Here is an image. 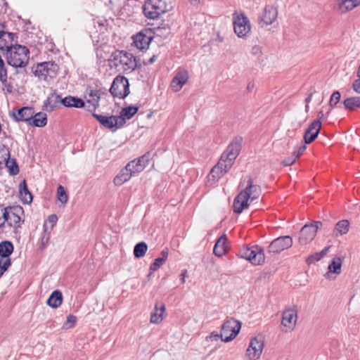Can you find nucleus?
I'll return each mask as SVG.
<instances>
[{"label": "nucleus", "instance_id": "41", "mask_svg": "<svg viewBox=\"0 0 360 360\" xmlns=\"http://www.w3.org/2000/svg\"><path fill=\"white\" fill-rule=\"evenodd\" d=\"M8 81V72L6 68V64L0 55V82L3 84H6Z\"/></svg>", "mask_w": 360, "mask_h": 360}, {"label": "nucleus", "instance_id": "1", "mask_svg": "<svg viewBox=\"0 0 360 360\" xmlns=\"http://www.w3.org/2000/svg\"><path fill=\"white\" fill-rule=\"evenodd\" d=\"M261 194V188L257 184H254L252 179L248 177L245 188L240 192L233 201V211L237 214H240L245 209L249 206V202H252L257 199Z\"/></svg>", "mask_w": 360, "mask_h": 360}, {"label": "nucleus", "instance_id": "27", "mask_svg": "<svg viewBox=\"0 0 360 360\" xmlns=\"http://www.w3.org/2000/svg\"><path fill=\"white\" fill-rule=\"evenodd\" d=\"M340 12L345 13L360 6V0H337Z\"/></svg>", "mask_w": 360, "mask_h": 360}, {"label": "nucleus", "instance_id": "18", "mask_svg": "<svg viewBox=\"0 0 360 360\" xmlns=\"http://www.w3.org/2000/svg\"><path fill=\"white\" fill-rule=\"evenodd\" d=\"M297 321V310L293 308L286 309L283 311L281 324L286 330H292Z\"/></svg>", "mask_w": 360, "mask_h": 360}, {"label": "nucleus", "instance_id": "36", "mask_svg": "<svg viewBox=\"0 0 360 360\" xmlns=\"http://www.w3.org/2000/svg\"><path fill=\"white\" fill-rule=\"evenodd\" d=\"M47 123L46 115L43 112H39L35 115L33 114L31 123L34 127H44Z\"/></svg>", "mask_w": 360, "mask_h": 360}, {"label": "nucleus", "instance_id": "23", "mask_svg": "<svg viewBox=\"0 0 360 360\" xmlns=\"http://www.w3.org/2000/svg\"><path fill=\"white\" fill-rule=\"evenodd\" d=\"M226 164L223 160H219L218 163L211 169L207 176L208 181L211 184L215 183L224 174L229 171L230 169L226 167Z\"/></svg>", "mask_w": 360, "mask_h": 360}, {"label": "nucleus", "instance_id": "59", "mask_svg": "<svg viewBox=\"0 0 360 360\" xmlns=\"http://www.w3.org/2000/svg\"><path fill=\"white\" fill-rule=\"evenodd\" d=\"M252 51L254 53H258L260 51V48L257 46H255L252 48Z\"/></svg>", "mask_w": 360, "mask_h": 360}, {"label": "nucleus", "instance_id": "46", "mask_svg": "<svg viewBox=\"0 0 360 360\" xmlns=\"http://www.w3.org/2000/svg\"><path fill=\"white\" fill-rule=\"evenodd\" d=\"M76 322H77V317L74 315L70 314L67 317V320L65 323V327L66 328H72L75 326Z\"/></svg>", "mask_w": 360, "mask_h": 360}, {"label": "nucleus", "instance_id": "53", "mask_svg": "<svg viewBox=\"0 0 360 360\" xmlns=\"http://www.w3.org/2000/svg\"><path fill=\"white\" fill-rule=\"evenodd\" d=\"M329 249H330V247H326L324 249H323L321 252H319V255H321V257H322V258L326 255V254L329 251Z\"/></svg>", "mask_w": 360, "mask_h": 360}, {"label": "nucleus", "instance_id": "44", "mask_svg": "<svg viewBox=\"0 0 360 360\" xmlns=\"http://www.w3.org/2000/svg\"><path fill=\"white\" fill-rule=\"evenodd\" d=\"M341 94L338 91H334L330 98L329 105L331 108L335 107L340 101Z\"/></svg>", "mask_w": 360, "mask_h": 360}, {"label": "nucleus", "instance_id": "42", "mask_svg": "<svg viewBox=\"0 0 360 360\" xmlns=\"http://www.w3.org/2000/svg\"><path fill=\"white\" fill-rule=\"evenodd\" d=\"M51 238V231H48L46 223L44 224V233L41 238L40 248L41 250L46 248Z\"/></svg>", "mask_w": 360, "mask_h": 360}, {"label": "nucleus", "instance_id": "4", "mask_svg": "<svg viewBox=\"0 0 360 360\" xmlns=\"http://www.w3.org/2000/svg\"><path fill=\"white\" fill-rule=\"evenodd\" d=\"M29 53L25 46H14L7 51V63L14 68L25 67L29 61Z\"/></svg>", "mask_w": 360, "mask_h": 360}, {"label": "nucleus", "instance_id": "39", "mask_svg": "<svg viewBox=\"0 0 360 360\" xmlns=\"http://www.w3.org/2000/svg\"><path fill=\"white\" fill-rule=\"evenodd\" d=\"M148 250V245L145 242L137 243L134 248V255L136 258L143 257Z\"/></svg>", "mask_w": 360, "mask_h": 360}, {"label": "nucleus", "instance_id": "5", "mask_svg": "<svg viewBox=\"0 0 360 360\" xmlns=\"http://www.w3.org/2000/svg\"><path fill=\"white\" fill-rule=\"evenodd\" d=\"M58 100H60L61 103L68 108H85V103L81 98H76L74 96H67L64 98H61L58 95H51L49 96L47 100L44 103V106L46 110H52L55 107V105L52 104V102L54 101L55 103L58 102Z\"/></svg>", "mask_w": 360, "mask_h": 360}, {"label": "nucleus", "instance_id": "3", "mask_svg": "<svg viewBox=\"0 0 360 360\" xmlns=\"http://www.w3.org/2000/svg\"><path fill=\"white\" fill-rule=\"evenodd\" d=\"M115 66L125 74L132 72L137 68L135 56L131 53L124 51H117L113 54Z\"/></svg>", "mask_w": 360, "mask_h": 360}, {"label": "nucleus", "instance_id": "2", "mask_svg": "<svg viewBox=\"0 0 360 360\" xmlns=\"http://www.w3.org/2000/svg\"><path fill=\"white\" fill-rule=\"evenodd\" d=\"M232 23L233 32L238 38L246 39L250 36L252 25L244 12L235 11L233 13Z\"/></svg>", "mask_w": 360, "mask_h": 360}, {"label": "nucleus", "instance_id": "31", "mask_svg": "<svg viewBox=\"0 0 360 360\" xmlns=\"http://www.w3.org/2000/svg\"><path fill=\"white\" fill-rule=\"evenodd\" d=\"M227 250L226 237L222 235L217 241L214 247V254L217 257H221L225 254Z\"/></svg>", "mask_w": 360, "mask_h": 360}, {"label": "nucleus", "instance_id": "20", "mask_svg": "<svg viewBox=\"0 0 360 360\" xmlns=\"http://www.w3.org/2000/svg\"><path fill=\"white\" fill-rule=\"evenodd\" d=\"M188 73L185 69H179L172 79L170 88L174 92L179 91L188 80Z\"/></svg>", "mask_w": 360, "mask_h": 360}, {"label": "nucleus", "instance_id": "30", "mask_svg": "<svg viewBox=\"0 0 360 360\" xmlns=\"http://www.w3.org/2000/svg\"><path fill=\"white\" fill-rule=\"evenodd\" d=\"M63 302V295L60 291H53L46 301V304L53 308L56 309L59 307Z\"/></svg>", "mask_w": 360, "mask_h": 360}, {"label": "nucleus", "instance_id": "7", "mask_svg": "<svg viewBox=\"0 0 360 360\" xmlns=\"http://www.w3.org/2000/svg\"><path fill=\"white\" fill-rule=\"evenodd\" d=\"M58 67L53 62L39 63L34 68L33 72L41 80L49 81L56 77Z\"/></svg>", "mask_w": 360, "mask_h": 360}, {"label": "nucleus", "instance_id": "15", "mask_svg": "<svg viewBox=\"0 0 360 360\" xmlns=\"http://www.w3.org/2000/svg\"><path fill=\"white\" fill-rule=\"evenodd\" d=\"M293 244L292 237L289 236H280L271 242L268 247V252L270 253H280L281 252L290 248Z\"/></svg>", "mask_w": 360, "mask_h": 360}, {"label": "nucleus", "instance_id": "58", "mask_svg": "<svg viewBox=\"0 0 360 360\" xmlns=\"http://www.w3.org/2000/svg\"><path fill=\"white\" fill-rule=\"evenodd\" d=\"M323 117H324V113H323V111H320V112H319V113H318V119H317V120H319L320 121V120H321V119H323Z\"/></svg>", "mask_w": 360, "mask_h": 360}, {"label": "nucleus", "instance_id": "21", "mask_svg": "<svg viewBox=\"0 0 360 360\" xmlns=\"http://www.w3.org/2000/svg\"><path fill=\"white\" fill-rule=\"evenodd\" d=\"M151 157L152 154L148 152L139 158L131 161L127 166L134 174L139 173L143 171L148 164Z\"/></svg>", "mask_w": 360, "mask_h": 360}, {"label": "nucleus", "instance_id": "14", "mask_svg": "<svg viewBox=\"0 0 360 360\" xmlns=\"http://www.w3.org/2000/svg\"><path fill=\"white\" fill-rule=\"evenodd\" d=\"M240 146L239 141H233L229 144L226 150L222 153L220 160H223L227 169H231L234 160L239 154Z\"/></svg>", "mask_w": 360, "mask_h": 360}, {"label": "nucleus", "instance_id": "55", "mask_svg": "<svg viewBox=\"0 0 360 360\" xmlns=\"http://www.w3.org/2000/svg\"><path fill=\"white\" fill-rule=\"evenodd\" d=\"M312 96H313L312 93H310L308 94L307 97L305 98V101H304L306 103L309 104L311 101Z\"/></svg>", "mask_w": 360, "mask_h": 360}, {"label": "nucleus", "instance_id": "29", "mask_svg": "<svg viewBox=\"0 0 360 360\" xmlns=\"http://www.w3.org/2000/svg\"><path fill=\"white\" fill-rule=\"evenodd\" d=\"M132 175H134V174L129 170V169L126 165V167L121 169L120 173L115 177L114 184L116 186H121L124 183L129 180Z\"/></svg>", "mask_w": 360, "mask_h": 360}, {"label": "nucleus", "instance_id": "62", "mask_svg": "<svg viewBox=\"0 0 360 360\" xmlns=\"http://www.w3.org/2000/svg\"><path fill=\"white\" fill-rule=\"evenodd\" d=\"M2 276H0V278Z\"/></svg>", "mask_w": 360, "mask_h": 360}, {"label": "nucleus", "instance_id": "24", "mask_svg": "<svg viewBox=\"0 0 360 360\" xmlns=\"http://www.w3.org/2000/svg\"><path fill=\"white\" fill-rule=\"evenodd\" d=\"M321 128V122L315 120L304 133V139L307 144L311 143L318 136Z\"/></svg>", "mask_w": 360, "mask_h": 360}, {"label": "nucleus", "instance_id": "54", "mask_svg": "<svg viewBox=\"0 0 360 360\" xmlns=\"http://www.w3.org/2000/svg\"><path fill=\"white\" fill-rule=\"evenodd\" d=\"M11 172L12 174H17L19 172V169L17 165L15 166V167L11 168Z\"/></svg>", "mask_w": 360, "mask_h": 360}, {"label": "nucleus", "instance_id": "22", "mask_svg": "<svg viewBox=\"0 0 360 360\" xmlns=\"http://www.w3.org/2000/svg\"><path fill=\"white\" fill-rule=\"evenodd\" d=\"M86 98L85 108L89 112L94 111L99 106L101 91L97 89H89L86 91Z\"/></svg>", "mask_w": 360, "mask_h": 360}, {"label": "nucleus", "instance_id": "35", "mask_svg": "<svg viewBox=\"0 0 360 360\" xmlns=\"http://www.w3.org/2000/svg\"><path fill=\"white\" fill-rule=\"evenodd\" d=\"M342 260L340 257H335L333 259L331 263L328 265V271L326 273V276L329 277L330 273L340 274L341 272Z\"/></svg>", "mask_w": 360, "mask_h": 360}, {"label": "nucleus", "instance_id": "37", "mask_svg": "<svg viewBox=\"0 0 360 360\" xmlns=\"http://www.w3.org/2000/svg\"><path fill=\"white\" fill-rule=\"evenodd\" d=\"M20 197L21 200L26 204H29L32 200V195L29 191L25 181L20 185Z\"/></svg>", "mask_w": 360, "mask_h": 360}, {"label": "nucleus", "instance_id": "10", "mask_svg": "<svg viewBox=\"0 0 360 360\" xmlns=\"http://www.w3.org/2000/svg\"><path fill=\"white\" fill-rule=\"evenodd\" d=\"M278 7L275 5H266L258 15V24L264 28L273 25L278 18Z\"/></svg>", "mask_w": 360, "mask_h": 360}, {"label": "nucleus", "instance_id": "33", "mask_svg": "<svg viewBox=\"0 0 360 360\" xmlns=\"http://www.w3.org/2000/svg\"><path fill=\"white\" fill-rule=\"evenodd\" d=\"M168 257V249L165 248L161 252V257L156 258L150 266V273L157 271L166 262Z\"/></svg>", "mask_w": 360, "mask_h": 360}, {"label": "nucleus", "instance_id": "6", "mask_svg": "<svg viewBox=\"0 0 360 360\" xmlns=\"http://www.w3.org/2000/svg\"><path fill=\"white\" fill-rule=\"evenodd\" d=\"M240 255L242 258L248 260L254 265H261L264 262L265 259L264 250L258 245L241 248Z\"/></svg>", "mask_w": 360, "mask_h": 360}, {"label": "nucleus", "instance_id": "60", "mask_svg": "<svg viewBox=\"0 0 360 360\" xmlns=\"http://www.w3.org/2000/svg\"><path fill=\"white\" fill-rule=\"evenodd\" d=\"M189 2L193 5H198L200 0H189Z\"/></svg>", "mask_w": 360, "mask_h": 360}, {"label": "nucleus", "instance_id": "28", "mask_svg": "<svg viewBox=\"0 0 360 360\" xmlns=\"http://www.w3.org/2000/svg\"><path fill=\"white\" fill-rule=\"evenodd\" d=\"M14 34L11 32L0 31V50L7 51L13 46Z\"/></svg>", "mask_w": 360, "mask_h": 360}, {"label": "nucleus", "instance_id": "26", "mask_svg": "<svg viewBox=\"0 0 360 360\" xmlns=\"http://www.w3.org/2000/svg\"><path fill=\"white\" fill-rule=\"evenodd\" d=\"M166 307L162 302H156L154 311L151 313L150 321L152 323L158 324L163 320V314H165Z\"/></svg>", "mask_w": 360, "mask_h": 360}, {"label": "nucleus", "instance_id": "13", "mask_svg": "<svg viewBox=\"0 0 360 360\" xmlns=\"http://www.w3.org/2000/svg\"><path fill=\"white\" fill-rule=\"evenodd\" d=\"M143 11L146 17L150 19H156L165 12V7L162 0H147Z\"/></svg>", "mask_w": 360, "mask_h": 360}, {"label": "nucleus", "instance_id": "8", "mask_svg": "<svg viewBox=\"0 0 360 360\" xmlns=\"http://www.w3.org/2000/svg\"><path fill=\"white\" fill-rule=\"evenodd\" d=\"M322 226L320 221L306 224L300 230L298 243L300 245L310 243L316 237L318 229Z\"/></svg>", "mask_w": 360, "mask_h": 360}, {"label": "nucleus", "instance_id": "56", "mask_svg": "<svg viewBox=\"0 0 360 360\" xmlns=\"http://www.w3.org/2000/svg\"><path fill=\"white\" fill-rule=\"evenodd\" d=\"M186 276V270H184L181 274V282L182 283H184L186 280H185V278Z\"/></svg>", "mask_w": 360, "mask_h": 360}, {"label": "nucleus", "instance_id": "12", "mask_svg": "<svg viewBox=\"0 0 360 360\" xmlns=\"http://www.w3.org/2000/svg\"><path fill=\"white\" fill-rule=\"evenodd\" d=\"M13 252V245L8 240L0 243V276L11 265L10 255Z\"/></svg>", "mask_w": 360, "mask_h": 360}, {"label": "nucleus", "instance_id": "61", "mask_svg": "<svg viewBox=\"0 0 360 360\" xmlns=\"http://www.w3.org/2000/svg\"><path fill=\"white\" fill-rule=\"evenodd\" d=\"M309 109V104L306 103V105H305V110H306V112H308Z\"/></svg>", "mask_w": 360, "mask_h": 360}, {"label": "nucleus", "instance_id": "49", "mask_svg": "<svg viewBox=\"0 0 360 360\" xmlns=\"http://www.w3.org/2000/svg\"><path fill=\"white\" fill-rule=\"evenodd\" d=\"M307 147L304 144H302L301 146L298 148L297 150H295L292 154L293 156H295L297 158H298L306 150Z\"/></svg>", "mask_w": 360, "mask_h": 360}, {"label": "nucleus", "instance_id": "40", "mask_svg": "<svg viewBox=\"0 0 360 360\" xmlns=\"http://www.w3.org/2000/svg\"><path fill=\"white\" fill-rule=\"evenodd\" d=\"M139 108L135 106H129L124 108L121 111V115L119 117H122L125 119H131L137 112Z\"/></svg>", "mask_w": 360, "mask_h": 360}, {"label": "nucleus", "instance_id": "47", "mask_svg": "<svg viewBox=\"0 0 360 360\" xmlns=\"http://www.w3.org/2000/svg\"><path fill=\"white\" fill-rule=\"evenodd\" d=\"M321 259H322V257H321V255H319V252H316V253L308 257V258L307 259V262L308 264H312L315 262L319 261Z\"/></svg>", "mask_w": 360, "mask_h": 360}, {"label": "nucleus", "instance_id": "19", "mask_svg": "<svg viewBox=\"0 0 360 360\" xmlns=\"http://www.w3.org/2000/svg\"><path fill=\"white\" fill-rule=\"evenodd\" d=\"M133 44L139 50L147 49L153 39L151 32L148 30H143L133 36Z\"/></svg>", "mask_w": 360, "mask_h": 360}, {"label": "nucleus", "instance_id": "38", "mask_svg": "<svg viewBox=\"0 0 360 360\" xmlns=\"http://www.w3.org/2000/svg\"><path fill=\"white\" fill-rule=\"evenodd\" d=\"M343 104L345 108L349 110L360 108V96L348 98L344 101Z\"/></svg>", "mask_w": 360, "mask_h": 360}, {"label": "nucleus", "instance_id": "43", "mask_svg": "<svg viewBox=\"0 0 360 360\" xmlns=\"http://www.w3.org/2000/svg\"><path fill=\"white\" fill-rule=\"evenodd\" d=\"M57 198L64 205L68 200V196L65 188L60 185L57 188Z\"/></svg>", "mask_w": 360, "mask_h": 360}, {"label": "nucleus", "instance_id": "50", "mask_svg": "<svg viewBox=\"0 0 360 360\" xmlns=\"http://www.w3.org/2000/svg\"><path fill=\"white\" fill-rule=\"evenodd\" d=\"M58 221V217L56 214L49 216L47 221L51 224V229L53 228Z\"/></svg>", "mask_w": 360, "mask_h": 360}, {"label": "nucleus", "instance_id": "25", "mask_svg": "<svg viewBox=\"0 0 360 360\" xmlns=\"http://www.w3.org/2000/svg\"><path fill=\"white\" fill-rule=\"evenodd\" d=\"M34 110L32 108L23 107L20 109L17 110L13 112L15 120L27 122L29 124L31 123V120L34 114Z\"/></svg>", "mask_w": 360, "mask_h": 360}, {"label": "nucleus", "instance_id": "17", "mask_svg": "<svg viewBox=\"0 0 360 360\" xmlns=\"http://www.w3.org/2000/svg\"><path fill=\"white\" fill-rule=\"evenodd\" d=\"M93 117H95L104 127L108 129H112L114 127L118 128L122 127L126 121L122 117H118L115 115L105 116L101 115H97L95 113L92 114Z\"/></svg>", "mask_w": 360, "mask_h": 360}, {"label": "nucleus", "instance_id": "11", "mask_svg": "<svg viewBox=\"0 0 360 360\" xmlns=\"http://www.w3.org/2000/svg\"><path fill=\"white\" fill-rule=\"evenodd\" d=\"M110 92L114 97L126 98L130 93L128 79L124 76H117L110 88Z\"/></svg>", "mask_w": 360, "mask_h": 360}, {"label": "nucleus", "instance_id": "57", "mask_svg": "<svg viewBox=\"0 0 360 360\" xmlns=\"http://www.w3.org/2000/svg\"><path fill=\"white\" fill-rule=\"evenodd\" d=\"M255 86V84L253 82H249L247 86L248 91H251Z\"/></svg>", "mask_w": 360, "mask_h": 360}, {"label": "nucleus", "instance_id": "48", "mask_svg": "<svg viewBox=\"0 0 360 360\" xmlns=\"http://www.w3.org/2000/svg\"><path fill=\"white\" fill-rule=\"evenodd\" d=\"M297 159V158L295 156H293V154H292L289 158L283 160L282 163L284 166H290L293 165Z\"/></svg>", "mask_w": 360, "mask_h": 360}, {"label": "nucleus", "instance_id": "16", "mask_svg": "<svg viewBox=\"0 0 360 360\" xmlns=\"http://www.w3.org/2000/svg\"><path fill=\"white\" fill-rule=\"evenodd\" d=\"M263 349L264 341L262 338L255 337L251 339L245 354L249 360H257L260 358Z\"/></svg>", "mask_w": 360, "mask_h": 360}, {"label": "nucleus", "instance_id": "52", "mask_svg": "<svg viewBox=\"0 0 360 360\" xmlns=\"http://www.w3.org/2000/svg\"><path fill=\"white\" fill-rule=\"evenodd\" d=\"M157 55H153L147 62H144L145 65H151L157 60Z\"/></svg>", "mask_w": 360, "mask_h": 360}, {"label": "nucleus", "instance_id": "9", "mask_svg": "<svg viewBox=\"0 0 360 360\" xmlns=\"http://www.w3.org/2000/svg\"><path fill=\"white\" fill-rule=\"evenodd\" d=\"M241 328V323L234 319L226 321L221 326V340L223 342H229L233 340L238 334Z\"/></svg>", "mask_w": 360, "mask_h": 360}, {"label": "nucleus", "instance_id": "45", "mask_svg": "<svg viewBox=\"0 0 360 360\" xmlns=\"http://www.w3.org/2000/svg\"><path fill=\"white\" fill-rule=\"evenodd\" d=\"M7 215L8 208L0 205V226H2L6 223Z\"/></svg>", "mask_w": 360, "mask_h": 360}, {"label": "nucleus", "instance_id": "34", "mask_svg": "<svg viewBox=\"0 0 360 360\" xmlns=\"http://www.w3.org/2000/svg\"><path fill=\"white\" fill-rule=\"evenodd\" d=\"M10 226L18 228L20 226L21 218L20 217L13 212L12 209L8 208V215L6 216V221Z\"/></svg>", "mask_w": 360, "mask_h": 360}, {"label": "nucleus", "instance_id": "32", "mask_svg": "<svg viewBox=\"0 0 360 360\" xmlns=\"http://www.w3.org/2000/svg\"><path fill=\"white\" fill-rule=\"evenodd\" d=\"M349 231V222L347 219L339 221L335 226L333 234L335 236H339L347 234Z\"/></svg>", "mask_w": 360, "mask_h": 360}, {"label": "nucleus", "instance_id": "51", "mask_svg": "<svg viewBox=\"0 0 360 360\" xmlns=\"http://www.w3.org/2000/svg\"><path fill=\"white\" fill-rule=\"evenodd\" d=\"M219 338H221V336L219 334L215 333V332H213L210 335H208L207 338H206V340L207 341H217L218 340Z\"/></svg>", "mask_w": 360, "mask_h": 360}]
</instances>
